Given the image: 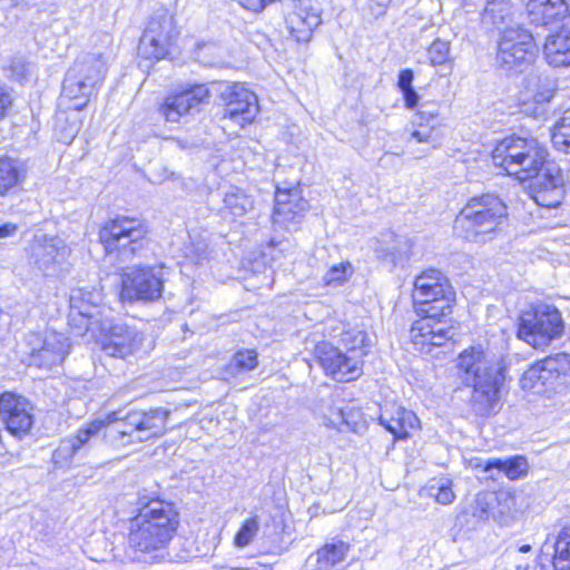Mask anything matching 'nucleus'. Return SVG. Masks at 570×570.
<instances>
[{
  "instance_id": "nucleus-1",
  "label": "nucleus",
  "mask_w": 570,
  "mask_h": 570,
  "mask_svg": "<svg viewBox=\"0 0 570 570\" xmlns=\"http://www.w3.org/2000/svg\"><path fill=\"white\" fill-rule=\"evenodd\" d=\"M453 301L452 286L441 271L429 268L415 277L413 302L420 320L412 324L410 336L420 352L430 353L431 347L442 346L453 337L446 321Z\"/></svg>"
},
{
  "instance_id": "nucleus-2",
  "label": "nucleus",
  "mask_w": 570,
  "mask_h": 570,
  "mask_svg": "<svg viewBox=\"0 0 570 570\" xmlns=\"http://www.w3.org/2000/svg\"><path fill=\"white\" fill-rule=\"evenodd\" d=\"M179 525V514L171 502L151 500L130 519L128 553L136 560L157 562L168 556V547Z\"/></svg>"
},
{
  "instance_id": "nucleus-3",
  "label": "nucleus",
  "mask_w": 570,
  "mask_h": 570,
  "mask_svg": "<svg viewBox=\"0 0 570 570\" xmlns=\"http://www.w3.org/2000/svg\"><path fill=\"white\" fill-rule=\"evenodd\" d=\"M458 374L465 386L472 387L470 405L479 416L495 413L505 381L501 360L481 346L464 350L458 357Z\"/></svg>"
},
{
  "instance_id": "nucleus-4",
  "label": "nucleus",
  "mask_w": 570,
  "mask_h": 570,
  "mask_svg": "<svg viewBox=\"0 0 570 570\" xmlns=\"http://www.w3.org/2000/svg\"><path fill=\"white\" fill-rule=\"evenodd\" d=\"M499 175L514 178H564L568 174L559 163L549 159L547 148L534 137L512 135L497 144L492 151Z\"/></svg>"
},
{
  "instance_id": "nucleus-5",
  "label": "nucleus",
  "mask_w": 570,
  "mask_h": 570,
  "mask_svg": "<svg viewBox=\"0 0 570 570\" xmlns=\"http://www.w3.org/2000/svg\"><path fill=\"white\" fill-rule=\"evenodd\" d=\"M102 49L80 55L66 72L61 96L72 101V108L81 110L99 90L107 75L111 37L101 36Z\"/></svg>"
},
{
  "instance_id": "nucleus-6",
  "label": "nucleus",
  "mask_w": 570,
  "mask_h": 570,
  "mask_svg": "<svg viewBox=\"0 0 570 570\" xmlns=\"http://www.w3.org/2000/svg\"><path fill=\"white\" fill-rule=\"evenodd\" d=\"M148 225L140 218L119 215L99 230L106 256L119 264L131 262L148 245Z\"/></svg>"
},
{
  "instance_id": "nucleus-7",
  "label": "nucleus",
  "mask_w": 570,
  "mask_h": 570,
  "mask_svg": "<svg viewBox=\"0 0 570 570\" xmlns=\"http://www.w3.org/2000/svg\"><path fill=\"white\" fill-rule=\"evenodd\" d=\"M507 217V207L494 195L473 197L454 222L455 232L469 242H487Z\"/></svg>"
},
{
  "instance_id": "nucleus-8",
  "label": "nucleus",
  "mask_w": 570,
  "mask_h": 570,
  "mask_svg": "<svg viewBox=\"0 0 570 570\" xmlns=\"http://www.w3.org/2000/svg\"><path fill=\"white\" fill-rule=\"evenodd\" d=\"M563 330V320L558 308L540 304L521 315L518 335L534 348H543L561 336Z\"/></svg>"
},
{
  "instance_id": "nucleus-9",
  "label": "nucleus",
  "mask_w": 570,
  "mask_h": 570,
  "mask_svg": "<svg viewBox=\"0 0 570 570\" xmlns=\"http://www.w3.org/2000/svg\"><path fill=\"white\" fill-rule=\"evenodd\" d=\"M570 383V355L559 353L532 364L521 376L524 391L535 394L557 392Z\"/></svg>"
},
{
  "instance_id": "nucleus-10",
  "label": "nucleus",
  "mask_w": 570,
  "mask_h": 570,
  "mask_svg": "<svg viewBox=\"0 0 570 570\" xmlns=\"http://www.w3.org/2000/svg\"><path fill=\"white\" fill-rule=\"evenodd\" d=\"M179 36L174 14L167 9L155 11L148 20L139 40L138 55L145 59H165Z\"/></svg>"
},
{
  "instance_id": "nucleus-11",
  "label": "nucleus",
  "mask_w": 570,
  "mask_h": 570,
  "mask_svg": "<svg viewBox=\"0 0 570 570\" xmlns=\"http://www.w3.org/2000/svg\"><path fill=\"white\" fill-rule=\"evenodd\" d=\"M537 46L532 33L515 26L504 28L498 40L497 65L505 71L522 72L535 58Z\"/></svg>"
},
{
  "instance_id": "nucleus-12",
  "label": "nucleus",
  "mask_w": 570,
  "mask_h": 570,
  "mask_svg": "<svg viewBox=\"0 0 570 570\" xmlns=\"http://www.w3.org/2000/svg\"><path fill=\"white\" fill-rule=\"evenodd\" d=\"M301 180H279L275 186L272 223L275 230L295 232L299 228L308 202L302 196Z\"/></svg>"
},
{
  "instance_id": "nucleus-13",
  "label": "nucleus",
  "mask_w": 570,
  "mask_h": 570,
  "mask_svg": "<svg viewBox=\"0 0 570 570\" xmlns=\"http://www.w3.org/2000/svg\"><path fill=\"white\" fill-rule=\"evenodd\" d=\"M70 248L58 236L36 235L29 247V263L46 277H59L70 269Z\"/></svg>"
},
{
  "instance_id": "nucleus-14",
  "label": "nucleus",
  "mask_w": 570,
  "mask_h": 570,
  "mask_svg": "<svg viewBox=\"0 0 570 570\" xmlns=\"http://www.w3.org/2000/svg\"><path fill=\"white\" fill-rule=\"evenodd\" d=\"M314 357L324 373L337 382H352L363 374L364 361L358 355L344 352L331 342H318L313 350Z\"/></svg>"
},
{
  "instance_id": "nucleus-15",
  "label": "nucleus",
  "mask_w": 570,
  "mask_h": 570,
  "mask_svg": "<svg viewBox=\"0 0 570 570\" xmlns=\"http://www.w3.org/2000/svg\"><path fill=\"white\" fill-rule=\"evenodd\" d=\"M29 366L51 370L60 365L69 353L68 338L57 332L32 333L27 337Z\"/></svg>"
},
{
  "instance_id": "nucleus-16",
  "label": "nucleus",
  "mask_w": 570,
  "mask_h": 570,
  "mask_svg": "<svg viewBox=\"0 0 570 570\" xmlns=\"http://www.w3.org/2000/svg\"><path fill=\"white\" fill-rule=\"evenodd\" d=\"M220 100L224 105L223 118L244 127L257 116L259 107L257 96L240 83L218 85Z\"/></svg>"
},
{
  "instance_id": "nucleus-17",
  "label": "nucleus",
  "mask_w": 570,
  "mask_h": 570,
  "mask_svg": "<svg viewBox=\"0 0 570 570\" xmlns=\"http://www.w3.org/2000/svg\"><path fill=\"white\" fill-rule=\"evenodd\" d=\"M121 297L127 301L154 302L164 291L161 268H136L122 275Z\"/></svg>"
},
{
  "instance_id": "nucleus-18",
  "label": "nucleus",
  "mask_w": 570,
  "mask_h": 570,
  "mask_svg": "<svg viewBox=\"0 0 570 570\" xmlns=\"http://www.w3.org/2000/svg\"><path fill=\"white\" fill-rule=\"evenodd\" d=\"M554 92V85L549 78L531 72L524 79V86L520 92V111L534 119H546Z\"/></svg>"
},
{
  "instance_id": "nucleus-19",
  "label": "nucleus",
  "mask_w": 570,
  "mask_h": 570,
  "mask_svg": "<svg viewBox=\"0 0 570 570\" xmlns=\"http://www.w3.org/2000/svg\"><path fill=\"white\" fill-rule=\"evenodd\" d=\"M0 419L7 431L21 439L33 424V406L22 395L4 392L0 395Z\"/></svg>"
},
{
  "instance_id": "nucleus-20",
  "label": "nucleus",
  "mask_w": 570,
  "mask_h": 570,
  "mask_svg": "<svg viewBox=\"0 0 570 570\" xmlns=\"http://www.w3.org/2000/svg\"><path fill=\"white\" fill-rule=\"evenodd\" d=\"M144 334L122 323L112 324L102 340V350L112 357L127 358L140 355L144 348Z\"/></svg>"
},
{
  "instance_id": "nucleus-21",
  "label": "nucleus",
  "mask_w": 570,
  "mask_h": 570,
  "mask_svg": "<svg viewBox=\"0 0 570 570\" xmlns=\"http://www.w3.org/2000/svg\"><path fill=\"white\" fill-rule=\"evenodd\" d=\"M208 98L209 89L206 85H194L166 97L159 111L167 121L177 122L183 116L207 102Z\"/></svg>"
},
{
  "instance_id": "nucleus-22",
  "label": "nucleus",
  "mask_w": 570,
  "mask_h": 570,
  "mask_svg": "<svg viewBox=\"0 0 570 570\" xmlns=\"http://www.w3.org/2000/svg\"><path fill=\"white\" fill-rule=\"evenodd\" d=\"M102 421L96 419L78 429L75 434L62 439L52 453L53 463L65 465L82 454L90 446L92 439L102 433Z\"/></svg>"
},
{
  "instance_id": "nucleus-23",
  "label": "nucleus",
  "mask_w": 570,
  "mask_h": 570,
  "mask_svg": "<svg viewBox=\"0 0 570 570\" xmlns=\"http://www.w3.org/2000/svg\"><path fill=\"white\" fill-rule=\"evenodd\" d=\"M98 420L104 423V439L111 445L127 446L138 442L136 428L131 425V411L119 409Z\"/></svg>"
},
{
  "instance_id": "nucleus-24",
  "label": "nucleus",
  "mask_w": 570,
  "mask_h": 570,
  "mask_svg": "<svg viewBox=\"0 0 570 570\" xmlns=\"http://www.w3.org/2000/svg\"><path fill=\"white\" fill-rule=\"evenodd\" d=\"M169 411L157 407L149 411H131V425L136 428L138 442H146L159 438L166 432Z\"/></svg>"
},
{
  "instance_id": "nucleus-25",
  "label": "nucleus",
  "mask_w": 570,
  "mask_h": 570,
  "mask_svg": "<svg viewBox=\"0 0 570 570\" xmlns=\"http://www.w3.org/2000/svg\"><path fill=\"white\" fill-rule=\"evenodd\" d=\"M102 293L99 289L77 288L70 295V313L92 323H101L106 307L101 305Z\"/></svg>"
},
{
  "instance_id": "nucleus-26",
  "label": "nucleus",
  "mask_w": 570,
  "mask_h": 570,
  "mask_svg": "<svg viewBox=\"0 0 570 570\" xmlns=\"http://www.w3.org/2000/svg\"><path fill=\"white\" fill-rule=\"evenodd\" d=\"M552 558L553 570H570V524L564 525L559 534L550 541L547 539L541 547L539 563L543 568V560Z\"/></svg>"
},
{
  "instance_id": "nucleus-27",
  "label": "nucleus",
  "mask_w": 570,
  "mask_h": 570,
  "mask_svg": "<svg viewBox=\"0 0 570 570\" xmlns=\"http://www.w3.org/2000/svg\"><path fill=\"white\" fill-rule=\"evenodd\" d=\"M527 9L530 22L535 26L557 24L569 11L564 0H530Z\"/></svg>"
},
{
  "instance_id": "nucleus-28",
  "label": "nucleus",
  "mask_w": 570,
  "mask_h": 570,
  "mask_svg": "<svg viewBox=\"0 0 570 570\" xmlns=\"http://www.w3.org/2000/svg\"><path fill=\"white\" fill-rule=\"evenodd\" d=\"M419 128L412 132V138L417 142L430 144L433 148L439 144L440 137L436 130L439 120V106L435 102H423L419 106L416 120Z\"/></svg>"
},
{
  "instance_id": "nucleus-29",
  "label": "nucleus",
  "mask_w": 570,
  "mask_h": 570,
  "mask_svg": "<svg viewBox=\"0 0 570 570\" xmlns=\"http://www.w3.org/2000/svg\"><path fill=\"white\" fill-rule=\"evenodd\" d=\"M348 548L343 541L326 543L307 558L304 570H334L345 559Z\"/></svg>"
},
{
  "instance_id": "nucleus-30",
  "label": "nucleus",
  "mask_w": 570,
  "mask_h": 570,
  "mask_svg": "<svg viewBox=\"0 0 570 570\" xmlns=\"http://www.w3.org/2000/svg\"><path fill=\"white\" fill-rule=\"evenodd\" d=\"M379 421L396 439L407 438L410 431L419 423L414 412L400 406L393 411L384 410Z\"/></svg>"
},
{
  "instance_id": "nucleus-31",
  "label": "nucleus",
  "mask_w": 570,
  "mask_h": 570,
  "mask_svg": "<svg viewBox=\"0 0 570 570\" xmlns=\"http://www.w3.org/2000/svg\"><path fill=\"white\" fill-rule=\"evenodd\" d=\"M321 22L320 13L308 8H299L286 19L287 28L297 42H308Z\"/></svg>"
},
{
  "instance_id": "nucleus-32",
  "label": "nucleus",
  "mask_w": 570,
  "mask_h": 570,
  "mask_svg": "<svg viewBox=\"0 0 570 570\" xmlns=\"http://www.w3.org/2000/svg\"><path fill=\"white\" fill-rule=\"evenodd\" d=\"M482 22L485 26H493L500 31V35L504 28L522 26L515 21L514 10L509 0L488 1L482 13Z\"/></svg>"
},
{
  "instance_id": "nucleus-33",
  "label": "nucleus",
  "mask_w": 570,
  "mask_h": 570,
  "mask_svg": "<svg viewBox=\"0 0 570 570\" xmlns=\"http://www.w3.org/2000/svg\"><path fill=\"white\" fill-rule=\"evenodd\" d=\"M546 60L553 67L570 66V30L549 36L544 43Z\"/></svg>"
},
{
  "instance_id": "nucleus-34",
  "label": "nucleus",
  "mask_w": 570,
  "mask_h": 570,
  "mask_svg": "<svg viewBox=\"0 0 570 570\" xmlns=\"http://www.w3.org/2000/svg\"><path fill=\"white\" fill-rule=\"evenodd\" d=\"M529 195L539 206L554 208L563 199V184H557V180H535L529 186Z\"/></svg>"
},
{
  "instance_id": "nucleus-35",
  "label": "nucleus",
  "mask_w": 570,
  "mask_h": 570,
  "mask_svg": "<svg viewBox=\"0 0 570 570\" xmlns=\"http://www.w3.org/2000/svg\"><path fill=\"white\" fill-rule=\"evenodd\" d=\"M341 343L352 355H358L360 360L368 354L372 346V340L365 330L358 326H350L341 334Z\"/></svg>"
},
{
  "instance_id": "nucleus-36",
  "label": "nucleus",
  "mask_w": 570,
  "mask_h": 570,
  "mask_svg": "<svg viewBox=\"0 0 570 570\" xmlns=\"http://www.w3.org/2000/svg\"><path fill=\"white\" fill-rule=\"evenodd\" d=\"M499 470L510 480H517L528 473L529 464L524 456L515 455L507 459H490L485 462L484 470Z\"/></svg>"
},
{
  "instance_id": "nucleus-37",
  "label": "nucleus",
  "mask_w": 570,
  "mask_h": 570,
  "mask_svg": "<svg viewBox=\"0 0 570 570\" xmlns=\"http://www.w3.org/2000/svg\"><path fill=\"white\" fill-rule=\"evenodd\" d=\"M263 518L258 513H252L246 518L234 537V546L238 549L248 547L258 535Z\"/></svg>"
},
{
  "instance_id": "nucleus-38",
  "label": "nucleus",
  "mask_w": 570,
  "mask_h": 570,
  "mask_svg": "<svg viewBox=\"0 0 570 570\" xmlns=\"http://www.w3.org/2000/svg\"><path fill=\"white\" fill-rule=\"evenodd\" d=\"M426 495L434 498L440 504H450L455 499L453 481L450 478H434L425 485Z\"/></svg>"
},
{
  "instance_id": "nucleus-39",
  "label": "nucleus",
  "mask_w": 570,
  "mask_h": 570,
  "mask_svg": "<svg viewBox=\"0 0 570 570\" xmlns=\"http://www.w3.org/2000/svg\"><path fill=\"white\" fill-rule=\"evenodd\" d=\"M531 551L532 546L528 543L508 549L504 554L507 570H529L531 563L535 560L529 554Z\"/></svg>"
},
{
  "instance_id": "nucleus-40",
  "label": "nucleus",
  "mask_w": 570,
  "mask_h": 570,
  "mask_svg": "<svg viewBox=\"0 0 570 570\" xmlns=\"http://www.w3.org/2000/svg\"><path fill=\"white\" fill-rule=\"evenodd\" d=\"M225 207L234 216H243L249 209L253 208V198L248 196L244 190L237 187H232L224 197Z\"/></svg>"
},
{
  "instance_id": "nucleus-41",
  "label": "nucleus",
  "mask_w": 570,
  "mask_h": 570,
  "mask_svg": "<svg viewBox=\"0 0 570 570\" xmlns=\"http://www.w3.org/2000/svg\"><path fill=\"white\" fill-rule=\"evenodd\" d=\"M183 253L191 263L199 264L208 257V242L204 237L189 235V242L184 245Z\"/></svg>"
},
{
  "instance_id": "nucleus-42",
  "label": "nucleus",
  "mask_w": 570,
  "mask_h": 570,
  "mask_svg": "<svg viewBox=\"0 0 570 570\" xmlns=\"http://www.w3.org/2000/svg\"><path fill=\"white\" fill-rule=\"evenodd\" d=\"M27 175V163L7 154L0 155V178H21Z\"/></svg>"
},
{
  "instance_id": "nucleus-43",
  "label": "nucleus",
  "mask_w": 570,
  "mask_h": 570,
  "mask_svg": "<svg viewBox=\"0 0 570 570\" xmlns=\"http://www.w3.org/2000/svg\"><path fill=\"white\" fill-rule=\"evenodd\" d=\"M337 422L335 420H331V423L337 428L340 431L344 430V426L347 430L353 432H357L358 423L357 420L361 417V411L353 407H342L337 409L335 412Z\"/></svg>"
},
{
  "instance_id": "nucleus-44",
  "label": "nucleus",
  "mask_w": 570,
  "mask_h": 570,
  "mask_svg": "<svg viewBox=\"0 0 570 570\" xmlns=\"http://www.w3.org/2000/svg\"><path fill=\"white\" fill-rule=\"evenodd\" d=\"M353 273L351 263H340L333 265L323 276L322 281L327 286L342 285Z\"/></svg>"
},
{
  "instance_id": "nucleus-45",
  "label": "nucleus",
  "mask_w": 570,
  "mask_h": 570,
  "mask_svg": "<svg viewBox=\"0 0 570 570\" xmlns=\"http://www.w3.org/2000/svg\"><path fill=\"white\" fill-rule=\"evenodd\" d=\"M257 363V353L254 350L239 351L234 355L229 368L235 373L246 372L254 370Z\"/></svg>"
},
{
  "instance_id": "nucleus-46",
  "label": "nucleus",
  "mask_w": 570,
  "mask_h": 570,
  "mask_svg": "<svg viewBox=\"0 0 570 570\" xmlns=\"http://www.w3.org/2000/svg\"><path fill=\"white\" fill-rule=\"evenodd\" d=\"M428 59L432 66H443L450 60V43L436 39L428 49Z\"/></svg>"
},
{
  "instance_id": "nucleus-47",
  "label": "nucleus",
  "mask_w": 570,
  "mask_h": 570,
  "mask_svg": "<svg viewBox=\"0 0 570 570\" xmlns=\"http://www.w3.org/2000/svg\"><path fill=\"white\" fill-rule=\"evenodd\" d=\"M8 77L18 82H22L29 75V62L22 56H14L10 59L8 66Z\"/></svg>"
},
{
  "instance_id": "nucleus-48",
  "label": "nucleus",
  "mask_w": 570,
  "mask_h": 570,
  "mask_svg": "<svg viewBox=\"0 0 570 570\" xmlns=\"http://www.w3.org/2000/svg\"><path fill=\"white\" fill-rule=\"evenodd\" d=\"M553 147L562 153L570 154V128L554 129L551 134Z\"/></svg>"
},
{
  "instance_id": "nucleus-49",
  "label": "nucleus",
  "mask_w": 570,
  "mask_h": 570,
  "mask_svg": "<svg viewBox=\"0 0 570 570\" xmlns=\"http://www.w3.org/2000/svg\"><path fill=\"white\" fill-rule=\"evenodd\" d=\"M488 497V494H479L476 497L473 515L480 520L488 519L489 517L490 503Z\"/></svg>"
},
{
  "instance_id": "nucleus-50",
  "label": "nucleus",
  "mask_w": 570,
  "mask_h": 570,
  "mask_svg": "<svg viewBox=\"0 0 570 570\" xmlns=\"http://www.w3.org/2000/svg\"><path fill=\"white\" fill-rule=\"evenodd\" d=\"M12 101L13 98L9 88L6 85L0 83V119L6 116L7 110L12 105Z\"/></svg>"
},
{
  "instance_id": "nucleus-51",
  "label": "nucleus",
  "mask_w": 570,
  "mask_h": 570,
  "mask_svg": "<svg viewBox=\"0 0 570 570\" xmlns=\"http://www.w3.org/2000/svg\"><path fill=\"white\" fill-rule=\"evenodd\" d=\"M367 1H368V9L375 18L383 16L386 12V10L391 3V0H367Z\"/></svg>"
},
{
  "instance_id": "nucleus-52",
  "label": "nucleus",
  "mask_w": 570,
  "mask_h": 570,
  "mask_svg": "<svg viewBox=\"0 0 570 570\" xmlns=\"http://www.w3.org/2000/svg\"><path fill=\"white\" fill-rule=\"evenodd\" d=\"M410 248H411V244L409 243L407 239H404L402 245L400 244V247L394 248L391 252V255L393 257V262L395 264H397V263H402L404 259H406L407 256H409Z\"/></svg>"
},
{
  "instance_id": "nucleus-53",
  "label": "nucleus",
  "mask_w": 570,
  "mask_h": 570,
  "mask_svg": "<svg viewBox=\"0 0 570 570\" xmlns=\"http://www.w3.org/2000/svg\"><path fill=\"white\" fill-rule=\"evenodd\" d=\"M413 71L411 69H404L399 75L397 86L401 91H405L406 89L413 88Z\"/></svg>"
},
{
  "instance_id": "nucleus-54",
  "label": "nucleus",
  "mask_w": 570,
  "mask_h": 570,
  "mask_svg": "<svg viewBox=\"0 0 570 570\" xmlns=\"http://www.w3.org/2000/svg\"><path fill=\"white\" fill-rule=\"evenodd\" d=\"M402 95H403L406 108H410V109H413L415 107L419 108V106H420L419 105V95L414 88L406 89L405 91H402Z\"/></svg>"
},
{
  "instance_id": "nucleus-55",
  "label": "nucleus",
  "mask_w": 570,
  "mask_h": 570,
  "mask_svg": "<svg viewBox=\"0 0 570 570\" xmlns=\"http://www.w3.org/2000/svg\"><path fill=\"white\" fill-rule=\"evenodd\" d=\"M18 232V225L14 223H3L0 225V239L12 237Z\"/></svg>"
},
{
  "instance_id": "nucleus-56",
  "label": "nucleus",
  "mask_w": 570,
  "mask_h": 570,
  "mask_svg": "<svg viewBox=\"0 0 570 570\" xmlns=\"http://www.w3.org/2000/svg\"><path fill=\"white\" fill-rule=\"evenodd\" d=\"M570 128V108L564 110L561 118L554 125V129Z\"/></svg>"
},
{
  "instance_id": "nucleus-57",
  "label": "nucleus",
  "mask_w": 570,
  "mask_h": 570,
  "mask_svg": "<svg viewBox=\"0 0 570 570\" xmlns=\"http://www.w3.org/2000/svg\"><path fill=\"white\" fill-rule=\"evenodd\" d=\"M19 180H0V195H6L8 191L18 185Z\"/></svg>"
},
{
  "instance_id": "nucleus-58",
  "label": "nucleus",
  "mask_w": 570,
  "mask_h": 570,
  "mask_svg": "<svg viewBox=\"0 0 570 570\" xmlns=\"http://www.w3.org/2000/svg\"><path fill=\"white\" fill-rule=\"evenodd\" d=\"M76 131H77L76 129L71 128V130L68 135H66L65 137H60L59 139L66 144H69L73 139Z\"/></svg>"
},
{
  "instance_id": "nucleus-59",
  "label": "nucleus",
  "mask_w": 570,
  "mask_h": 570,
  "mask_svg": "<svg viewBox=\"0 0 570 570\" xmlns=\"http://www.w3.org/2000/svg\"><path fill=\"white\" fill-rule=\"evenodd\" d=\"M283 245V242H276L275 238H272L271 242L268 243L266 249L267 250H274L277 246H282Z\"/></svg>"
},
{
  "instance_id": "nucleus-60",
  "label": "nucleus",
  "mask_w": 570,
  "mask_h": 570,
  "mask_svg": "<svg viewBox=\"0 0 570 570\" xmlns=\"http://www.w3.org/2000/svg\"><path fill=\"white\" fill-rule=\"evenodd\" d=\"M215 570H252L249 568H240V567H228V566H215Z\"/></svg>"
}]
</instances>
